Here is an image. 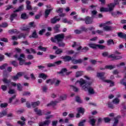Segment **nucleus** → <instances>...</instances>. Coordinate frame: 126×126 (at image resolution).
<instances>
[{"mask_svg": "<svg viewBox=\"0 0 126 126\" xmlns=\"http://www.w3.org/2000/svg\"><path fill=\"white\" fill-rule=\"evenodd\" d=\"M17 87L19 91H22V86L20 84H17Z\"/></svg>", "mask_w": 126, "mask_h": 126, "instance_id": "39", "label": "nucleus"}, {"mask_svg": "<svg viewBox=\"0 0 126 126\" xmlns=\"http://www.w3.org/2000/svg\"><path fill=\"white\" fill-rule=\"evenodd\" d=\"M58 43L59 47H64V46H65V44H64V43L62 41L59 42H58Z\"/></svg>", "mask_w": 126, "mask_h": 126, "instance_id": "47", "label": "nucleus"}, {"mask_svg": "<svg viewBox=\"0 0 126 126\" xmlns=\"http://www.w3.org/2000/svg\"><path fill=\"white\" fill-rule=\"evenodd\" d=\"M118 36L119 38H121L122 39H126V34L122 32H119L118 33Z\"/></svg>", "mask_w": 126, "mask_h": 126, "instance_id": "17", "label": "nucleus"}, {"mask_svg": "<svg viewBox=\"0 0 126 126\" xmlns=\"http://www.w3.org/2000/svg\"><path fill=\"white\" fill-rule=\"evenodd\" d=\"M108 58H112V59H114V60H121L123 59V57L121 56H115V55L111 54L109 56Z\"/></svg>", "mask_w": 126, "mask_h": 126, "instance_id": "10", "label": "nucleus"}, {"mask_svg": "<svg viewBox=\"0 0 126 126\" xmlns=\"http://www.w3.org/2000/svg\"><path fill=\"white\" fill-rule=\"evenodd\" d=\"M108 107L111 109H114V105H113L111 102H108Z\"/></svg>", "mask_w": 126, "mask_h": 126, "instance_id": "60", "label": "nucleus"}, {"mask_svg": "<svg viewBox=\"0 0 126 126\" xmlns=\"http://www.w3.org/2000/svg\"><path fill=\"white\" fill-rule=\"evenodd\" d=\"M55 38L58 42H62L64 38V34H59L55 35Z\"/></svg>", "mask_w": 126, "mask_h": 126, "instance_id": "7", "label": "nucleus"}, {"mask_svg": "<svg viewBox=\"0 0 126 126\" xmlns=\"http://www.w3.org/2000/svg\"><path fill=\"white\" fill-rule=\"evenodd\" d=\"M12 64L14 65V66H17V65H18V63L15 61L12 62Z\"/></svg>", "mask_w": 126, "mask_h": 126, "instance_id": "58", "label": "nucleus"}, {"mask_svg": "<svg viewBox=\"0 0 126 126\" xmlns=\"http://www.w3.org/2000/svg\"><path fill=\"white\" fill-rule=\"evenodd\" d=\"M57 16H55L54 18L51 19V23L52 24H55V23H57V22H58V21H60L61 20V19H57Z\"/></svg>", "mask_w": 126, "mask_h": 126, "instance_id": "12", "label": "nucleus"}, {"mask_svg": "<svg viewBox=\"0 0 126 126\" xmlns=\"http://www.w3.org/2000/svg\"><path fill=\"white\" fill-rule=\"evenodd\" d=\"M112 102L113 104H118L119 103H120V99L118 98H115L114 99H113Z\"/></svg>", "mask_w": 126, "mask_h": 126, "instance_id": "35", "label": "nucleus"}, {"mask_svg": "<svg viewBox=\"0 0 126 126\" xmlns=\"http://www.w3.org/2000/svg\"><path fill=\"white\" fill-rule=\"evenodd\" d=\"M30 38H38V35L37 34V32L34 31L32 32V36H30Z\"/></svg>", "mask_w": 126, "mask_h": 126, "instance_id": "22", "label": "nucleus"}, {"mask_svg": "<svg viewBox=\"0 0 126 126\" xmlns=\"http://www.w3.org/2000/svg\"><path fill=\"white\" fill-rule=\"evenodd\" d=\"M113 44V45L115 44V42H114V40L113 39H109L107 41V45L108 46H110V45H112Z\"/></svg>", "mask_w": 126, "mask_h": 126, "instance_id": "38", "label": "nucleus"}, {"mask_svg": "<svg viewBox=\"0 0 126 126\" xmlns=\"http://www.w3.org/2000/svg\"><path fill=\"white\" fill-rule=\"evenodd\" d=\"M39 105H40V101L32 103V106L33 107V108H35V107H37V106H39Z\"/></svg>", "mask_w": 126, "mask_h": 126, "instance_id": "28", "label": "nucleus"}, {"mask_svg": "<svg viewBox=\"0 0 126 126\" xmlns=\"http://www.w3.org/2000/svg\"><path fill=\"white\" fill-rule=\"evenodd\" d=\"M8 93H9V94H15V90H12V89H10L9 90V91L8 92Z\"/></svg>", "mask_w": 126, "mask_h": 126, "instance_id": "52", "label": "nucleus"}, {"mask_svg": "<svg viewBox=\"0 0 126 126\" xmlns=\"http://www.w3.org/2000/svg\"><path fill=\"white\" fill-rule=\"evenodd\" d=\"M105 68H107L108 69H113V68H115V66H113L112 65H106L105 66Z\"/></svg>", "mask_w": 126, "mask_h": 126, "instance_id": "46", "label": "nucleus"}, {"mask_svg": "<svg viewBox=\"0 0 126 126\" xmlns=\"http://www.w3.org/2000/svg\"><path fill=\"white\" fill-rule=\"evenodd\" d=\"M89 50V48L88 47H84L82 49V52H83V53H86Z\"/></svg>", "mask_w": 126, "mask_h": 126, "instance_id": "41", "label": "nucleus"}, {"mask_svg": "<svg viewBox=\"0 0 126 126\" xmlns=\"http://www.w3.org/2000/svg\"><path fill=\"white\" fill-rule=\"evenodd\" d=\"M85 78L88 81H86L84 79L81 78L80 81H77V82H79L81 87H82L85 91H88L90 95H94L95 94V91L94 89L90 86L92 84V81L91 79L87 76H85Z\"/></svg>", "mask_w": 126, "mask_h": 126, "instance_id": "1", "label": "nucleus"}, {"mask_svg": "<svg viewBox=\"0 0 126 126\" xmlns=\"http://www.w3.org/2000/svg\"><path fill=\"white\" fill-rule=\"evenodd\" d=\"M89 46L90 48H92V49H96L97 48V45L94 43H90L89 44Z\"/></svg>", "mask_w": 126, "mask_h": 126, "instance_id": "29", "label": "nucleus"}, {"mask_svg": "<svg viewBox=\"0 0 126 126\" xmlns=\"http://www.w3.org/2000/svg\"><path fill=\"white\" fill-rule=\"evenodd\" d=\"M30 27H36V25L34 24V22H32L29 23Z\"/></svg>", "mask_w": 126, "mask_h": 126, "instance_id": "57", "label": "nucleus"}, {"mask_svg": "<svg viewBox=\"0 0 126 126\" xmlns=\"http://www.w3.org/2000/svg\"><path fill=\"white\" fill-rule=\"evenodd\" d=\"M21 120L23 121V122L19 121H18V124H19V125H21V126H23L24 125H25V121H26V119L25 118H24V117H21Z\"/></svg>", "mask_w": 126, "mask_h": 126, "instance_id": "11", "label": "nucleus"}, {"mask_svg": "<svg viewBox=\"0 0 126 126\" xmlns=\"http://www.w3.org/2000/svg\"><path fill=\"white\" fill-rule=\"evenodd\" d=\"M2 81L5 84H9L10 82H11V81L10 80H8L7 79L4 78L2 79Z\"/></svg>", "mask_w": 126, "mask_h": 126, "instance_id": "24", "label": "nucleus"}, {"mask_svg": "<svg viewBox=\"0 0 126 126\" xmlns=\"http://www.w3.org/2000/svg\"><path fill=\"white\" fill-rule=\"evenodd\" d=\"M61 28V25H56L54 27V29L56 32H59V29Z\"/></svg>", "mask_w": 126, "mask_h": 126, "instance_id": "36", "label": "nucleus"}, {"mask_svg": "<svg viewBox=\"0 0 126 126\" xmlns=\"http://www.w3.org/2000/svg\"><path fill=\"white\" fill-rule=\"evenodd\" d=\"M83 62V60L81 59L77 60V59H74V58L72 57V63L74 64H77L78 63H82Z\"/></svg>", "mask_w": 126, "mask_h": 126, "instance_id": "9", "label": "nucleus"}, {"mask_svg": "<svg viewBox=\"0 0 126 126\" xmlns=\"http://www.w3.org/2000/svg\"><path fill=\"white\" fill-rule=\"evenodd\" d=\"M46 83H51V84H53V80H52V79H49L48 80H47L46 81Z\"/></svg>", "mask_w": 126, "mask_h": 126, "instance_id": "63", "label": "nucleus"}, {"mask_svg": "<svg viewBox=\"0 0 126 126\" xmlns=\"http://www.w3.org/2000/svg\"><path fill=\"white\" fill-rule=\"evenodd\" d=\"M67 71V69L64 68L62 69L61 71L59 72L58 73H59V74H62V75H65Z\"/></svg>", "mask_w": 126, "mask_h": 126, "instance_id": "19", "label": "nucleus"}, {"mask_svg": "<svg viewBox=\"0 0 126 126\" xmlns=\"http://www.w3.org/2000/svg\"><path fill=\"white\" fill-rule=\"evenodd\" d=\"M1 89L3 91H5L7 90V87L5 85H2L1 86Z\"/></svg>", "mask_w": 126, "mask_h": 126, "instance_id": "51", "label": "nucleus"}, {"mask_svg": "<svg viewBox=\"0 0 126 126\" xmlns=\"http://www.w3.org/2000/svg\"><path fill=\"white\" fill-rule=\"evenodd\" d=\"M38 77L39 78H42V79L44 80H46V79H47V77H48V76L44 73H41L39 74Z\"/></svg>", "mask_w": 126, "mask_h": 126, "instance_id": "13", "label": "nucleus"}, {"mask_svg": "<svg viewBox=\"0 0 126 126\" xmlns=\"http://www.w3.org/2000/svg\"><path fill=\"white\" fill-rule=\"evenodd\" d=\"M108 7L109 8H101V12H102L103 11H112V10H113L114 9V8L115 7V5H114L113 4H110L108 5Z\"/></svg>", "mask_w": 126, "mask_h": 126, "instance_id": "5", "label": "nucleus"}, {"mask_svg": "<svg viewBox=\"0 0 126 126\" xmlns=\"http://www.w3.org/2000/svg\"><path fill=\"white\" fill-rule=\"evenodd\" d=\"M51 124V120H47L42 122H39V126H48Z\"/></svg>", "mask_w": 126, "mask_h": 126, "instance_id": "8", "label": "nucleus"}, {"mask_svg": "<svg viewBox=\"0 0 126 126\" xmlns=\"http://www.w3.org/2000/svg\"><path fill=\"white\" fill-rule=\"evenodd\" d=\"M61 100H59L58 101H51L49 104H48L47 106H50L51 105V106H53V107H55L59 102H60Z\"/></svg>", "mask_w": 126, "mask_h": 126, "instance_id": "23", "label": "nucleus"}, {"mask_svg": "<svg viewBox=\"0 0 126 126\" xmlns=\"http://www.w3.org/2000/svg\"><path fill=\"white\" fill-rule=\"evenodd\" d=\"M14 57L16 59H18V61H19V64L20 65H23V64H24L25 60L23 59H25V55L24 54H21L19 57H18V55L17 54L15 55Z\"/></svg>", "mask_w": 126, "mask_h": 126, "instance_id": "3", "label": "nucleus"}, {"mask_svg": "<svg viewBox=\"0 0 126 126\" xmlns=\"http://www.w3.org/2000/svg\"><path fill=\"white\" fill-rule=\"evenodd\" d=\"M78 113L80 114H84V109L81 107L78 108Z\"/></svg>", "mask_w": 126, "mask_h": 126, "instance_id": "42", "label": "nucleus"}, {"mask_svg": "<svg viewBox=\"0 0 126 126\" xmlns=\"http://www.w3.org/2000/svg\"><path fill=\"white\" fill-rule=\"evenodd\" d=\"M86 122V121L85 120H82V122H80L78 126H84V123H85Z\"/></svg>", "mask_w": 126, "mask_h": 126, "instance_id": "49", "label": "nucleus"}, {"mask_svg": "<svg viewBox=\"0 0 126 126\" xmlns=\"http://www.w3.org/2000/svg\"><path fill=\"white\" fill-rule=\"evenodd\" d=\"M8 33H9L10 34H12V33H17V34H18V33H19V32H18V30L16 29H13L9 30L8 31Z\"/></svg>", "mask_w": 126, "mask_h": 126, "instance_id": "27", "label": "nucleus"}, {"mask_svg": "<svg viewBox=\"0 0 126 126\" xmlns=\"http://www.w3.org/2000/svg\"><path fill=\"white\" fill-rule=\"evenodd\" d=\"M7 112L5 111H4L2 112V113H0L1 116H0V118H2L3 116H6Z\"/></svg>", "mask_w": 126, "mask_h": 126, "instance_id": "54", "label": "nucleus"}, {"mask_svg": "<svg viewBox=\"0 0 126 126\" xmlns=\"http://www.w3.org/2000/svg\"><path fill=\"white\" fill-rule=\"evenodd\" d=\"M26 3L27 4V9H28V10H32V7H31V5H30L31 3L30 1L27 0Z\"/></svg>", "mask_w": 126, "mask_h": 126, "instance_id": "16", "label": "nucleus"}, {"mask_svg": "<svg viewBox=\"0 0 126 126\" xmlns=\"http://www.w3.org/2000/svg\"><path fill=\"white\" fill-rule=\"evenodd\" d=\"M74 33H75V34H80L81 33V31L76 30L74 31Z\"/></svg>", "mask_w": 126, "mask_h": 126, "instance_id": "64", "label": "nucleus"}, {"mask_svg": "<svg viewBox=\"0 0 126 126\" xmlns=\"http://www.w3.org/2000/svg\"><path fill=\"white\" fill-rule=\"evenodd\" d=\"M21 18H22V19H27L28 16L26 15V13H23L21 15Z\"/></svg>", "mask_w": 126, "mask_h": 126, "instance_id": "40", "label": "nucleus"}, {"mask_svg": "<svg viewBox=\"0 0 126 126\" xmlns=\"http://www.w3.org/2000/svg\"><path fill=\"white\" fill-rule=\"evenodd\" d=\"M24 7V6L23 5H22L19 7V8L16 9V10L14 11V12H19V11H21V10H23V8Z\"/></svg>", "mask_w": 126, "mask_h": 126, "instance_id": "25", "label": "nucleus"}, {"mask_svg": "<svg viewBox=\"0 0 126 126\" xmlns=\"http://www.w3.org/2000/svg\"><path fill=\"white\" fill-rule=\"evenodd\" d=\"M7 26H8V25H7V23H3L1 25V27H3V28H5V27H7Z\"/></svg>", "mask_w": 126, "mask_h": 126, "instance_id": "61", "label": "nucleus"}, {"mask_svg": "<svg viewBox=\"0 0 126 126\" xmlns=\"http://www.w3.org/2000/svg\"><path fill=\"white\" fill-rule=\"evenodd\" d=\"M67 97V96L66 95V94H63L60 96V99L61 100H65Z\"/></svg>", "mask_w": 126, "mask_h": 126, "instance_id": "48", "label": "nucleus"}, {"mask_svg": "<svg viewBox=\"0 0 126 126\" xmlns=\"http://www.w3.org/2000/svg\"><path fill=\"white\" fill-rule=\"evenodd\" d=\"M114 120H115V121L113 124V126H117V125H118L119 123V120H118V118H115Z\"/></svg>", "mask_w": 126, "mask_h": 126, "instance_id": "50", "label": "nucleus"}, {"mask_svg": "<svg viewBox=\"0 0 126 126\" xmlns=\"http://www.w3.org/2000/svg\"><path fill=\"white\" fill-rule=\"evenodd\" d=\"M76 101L77 102V103H79V104H81V103H83V101L81 100V98L79 96H76Z\"/></svg>", "mask_w": 126, "mask_h": 126, "instance_id": "34", "label": "nucleus"}, {"mask_svg": "<svg viewBox=\"0 0 126 126\" xmlns=\"http://www.w3.org/2000/svg\"><path fill=\"white\" fill-rule=\"evenodd\" d=\"M89 122L91 124V125L93 126L95 125V124L96 123V120L94 119H90Z\"/></svg>", "mask_w": 126, "mask_h": 126, "instance_id": "33", "label": "nucleus"}, {"mask_svg": "<svg viewBox=\"0 0 126 126\" xmlns=\"http://www.w3.org/2000/svg\"><path fill=\"white\" fill-rule=\"evenodd\" d=\"M104 31H112L113 30V28L110 26H105L103 28Z\"/></svg>", "mask_w": 126, "mask_h": 126, "instance_id": "14", "label": "nucleus"}, {"mask_svg": "<svg viewBox=\"0 0 126 126\" xmlns=\"http://www.w3.org/2000/svg\"><path fill=\"white\" fill-rule=\"evenodd\" d=\"M16 16H17V14L16 13H13L12 15H11L10 17L11 21H13V19H14V18L16 17Z\"/></svg>", "mask_w": 126, "mask_h": 126, "instance_id": "31", "label": "nucleus"}, {"mask_svg": "<svg viewBox=\"0 0 126 126\" xmlns=\"http://www.w3.org/2000/svg\"><path fill=\"white\" fill-rule=\"evenodd\" d=\"M53 83H54L55 86H59V85H60V83H61V81L57 79H53Z\"/></svg>", "mask_w": 126, "mask_h": 126, "instance_id": "18", "label": "nucleus"}, {"mask_svg": "<svg viewBox=\"0 0 126 126\" xmlns=\"http://www.w3.org/2000/svg\"><path fill=\"white\" fill-rule=\"evenodd\" d=\"M63 53V49L59 48L55 51L56 55H61Z\"/></svg>", "mask_w": 126, "mask_h": 126, "instance_id": "30", "label": "nucleus"}, {"mask_svg": "<svg viewBox=\"0 0 126 126\" xmlns=\"http://www.w3.org/2000/svg\"><path fill=\"white\" fill-rule=\"evenodd\" d=\"M56 11L58 13H62V12L63 11V8H59L58 9L56 10Z\"/></svg>", "mask_w": 126, "mask_h": 126, "instance_id": "53", "label": "nucleus"}, {"mask_svg": "<svg viewBox=\"0 0 126 126\" xmlns=\"http://www.w3.org/2000/svg\"><path fill=\"white\" fill-rule=\"evenodd\" d=\"M26 37V34L24 33H21L18 35V38L21 39V38H24V39H25Z\"/></svg>", "mask_w": 126, "mask_h": 126, "instance_id": "37", "label": "nucleus"}, {"mask_svg": "<svg viewBox=\"0 0 126 126\" xmlns=\"http://www.w3.org/2000/svg\"><path fill=\"white\" fill-rule=\"evenodd\" d=\"M97 77L102 80L103 82H106V83H110V86H114V83L110 80H106V77H105V72H98L96 75Z\"/></svg>", "mask_w": 126, "mask_h": 126, "instance_id": "2", "label": "nucleus"}, {"mask_svg": "<svg viewBox=\"0 0 126 126\" xmlns=\"http://www.w3.org/2000/svg\"><path fill=\"white\" fill-rule=\"evenodd\" d=\"M47 49H48L47 47H44L42 46L38 47V50H39V51H42V52H46Z\"/></svg>", "mask_w": 126, "mask_h": 126, "instance_id": "20", "label": "nucleus"}, {"mask_svg": "<svg viewBox=\"0 0 126 126\" xmlns=\"http://www.w3.org/2000/svg\"><path fill=\"white\" fill-rule=\"evenodd\" d=\"M63 60H64V62H69L70 61H71V62L72 63V58H71L70 56H64L63 58Z\"/></svg>", "mask_w": 126, "mask_h": 126, "instance_id": "15", "label": "nucleus"}, {"mask_svg": "<svg viewBox=\"0 0 126 126\" xmlns=\"http://www.w3.org/2000/svg\"><path fill=\"white\" fill-rule=\"evenodd\" d=\"M98 47V49H100V50H104V49L106 47L105 46L101 45L99 44H97L96 45V47Z\"/></svg>", "mask_w": 126, "mask_h": 126, "instance_id": "44", "label": "nucleus"}, {"mask_svg": "<svg viewBox=\"0 0 126 126\" xmlns=\"http://www.w3.org/2000/svg\"><path fill=\"white\" fill-rule=\"evenodd\" d=\"M33 58H34V57L33 56V55H29L27 57V59L28 60H33Z\"/></svg>", "mask_w": 126, "mask_h": 126, "instance_id": "59", "label": "nucleus"}, {"mask_svg": "<svg viewBox=\"0 0 126 126\" xmlns=\"http://www.w3.org/2000/svg\"><path fill=\"white\" fill-rule=\"evenodd\" d=\"M83 74V72L81 71H78L76 73V77H79V76H81Z\"/></svg>", "mask_w": 126, "mask_h": 126, "instance_id": "32", "label": "nucleus"}, {"mask_svg": "<svg viewBox=\"0 0 126 126\" xmlns=\"http://www.w3.org/2000/svg\"><path fill=\"white\" fill-rule=\"evenodd\" d=\"M51 11H52V9H47L45 10V18H47L48 17V16L49 15V14H50V12H51Z\"/></svg>", "mask_w": 126, "mask_h": 126, "instance_id": "26", "label": "nucleus"}, {"mask_svg": "<svg viewBox=\"0 0 126 126\" xmlns=\"http://www.w3.org/2000/svg\"><path fill=\"white\" fill-rule=\"evenodd\" d=\"M112 15H113V16H115V15H123V13L120 11H117V13H112Z\"/></svg>", "mask_w": 126, "mask_h": 126, "instance_id": "43", "label": "nucleus"}, {"mask_svg": "<svg viewBox=\"0 0 126 126\" xmlns=\"http://www.w3.org/2000/svg\"><path fill=\"white\" fill-rule=\"evenodd\" d=\"M24 74V73L22 72H19L17 73L16 75L13 76L12 77V79L14 80V81H16L18 79H19V77H21Z\"/></svg>", "mask_w": 126, "mask_h": 126, "instance_id": "6", "label": "nucleus"}, {"mask_svg": "<svg viewBox=\"0 0 126 126\" xmlns=\"http://www.w3.org/2000/svg\"><path fill=\"white\" fill-rule=\"evenodd\" d=\"M34 111L36 112V114L37 115H38V116H42V111L40 109H38V108H34Z\"/></svg>", "mask_w": 126, "mask_h": 126, "instance_id": "21", "label": "nucleus"}, {"mask_svg": "<svg viewBox=\"0 0 126 126\" xmlns=\"http://www.w3.org/2000/svg\"><path fill=\"white\" fill-rule=\"evenodd\" d=\"M31 77L32 80H35L36 79V77H35V75L33 73L31 74Z\"/></svg>", "mask_w": 126, "mask_h": 126, "instance_id": "62", "label": "nucleus"}, {"mask_svg": "<svg viewBox=\"0 0 126 126\" xmlns=\"http://www.w3.org/2000/svg\"><path fill=\"white\" fill-rule=\"evenodd\" d=\"M7 103H1L0 104V107L1 108H6V107H7Z\"/></svg>", "mask_w": 126, "mask_h": 126, "instance_id": "56", "label": "nucleus"}, {"mask_svg": "<svg viewBox=\"0 0 126 126\" xmlns=\"http://www.w3.org/2000/svg\"><path fill=\"white\" fill-rule=\"evenodd\" d=\"M15 97H16V95H14L12 97L10 98L9 99V103H12V100H14V99H15Z\"/></svg>", "mask_w": 126, "mask_h": 126, "instance_id": "55", "label": "nucleus"}, {"mask_svg": "<svg viewBox=\"0 0 126 126\" xmlns=\"http://www.w3.org/2000/svg\"><path fill=\"white\" fill-rule=\"evenodd\" d=\"M120 3V0H114V3H111L110 4H114V7L117 5V4H119Z\"/></svg>", "mask_w": 126, "mask_h": 126, "instance_id": "45", "label": "nucleus"}, {"mask_svg": "<svg viewBox=\"0 0 126 126\" xmlns=\"http://www.w3.org/2000/svg\"><path fill=\"white\" fill-rule=\"evenodd\" d=\"M85 21L86 24H91L93 22V19L92 17L87 16L85 19L82 18H79L77 21Z\"/></svg>", "mask_w": 126, "mask_h": 126, "instance_id": "4", "label": "nucleus"}]
</instances>
